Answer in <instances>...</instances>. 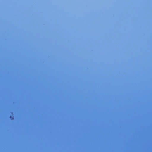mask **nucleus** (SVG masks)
<instances>
[{"label": "nucleus", "instance_id": "f257e3e1", "mask_svg": "<svg viewBox=\"0 0 152 152\" xmlns=\"http://www.w3.org/2000/svg\"><path fill=\"white\" fill-rule=\"evenodd\" d=\"M12 118V116H10V118Z\"/></svg>", "mask_w": 152, "mask_h": 152}]
</instances>
